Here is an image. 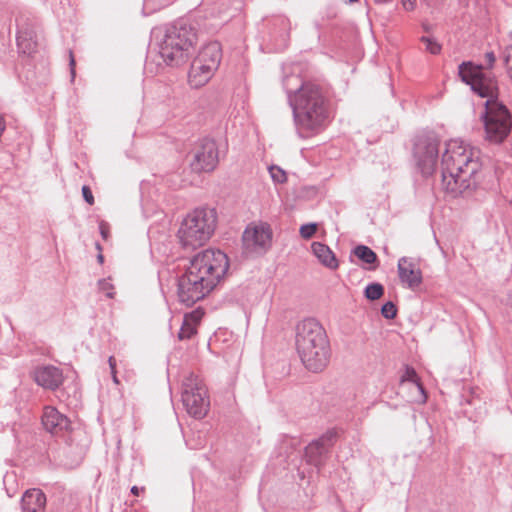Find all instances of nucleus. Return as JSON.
Segmentation results:
<instances>
[{
  "label": "nucleus",
  "mask_w": 512,
  "mask_h": 512,
  "mask_svg": "<svg viewBox=\"0 0 512 512\" xmlns=\"http://www.w3.org/2000/svg\"><path fill=\"white\" fill-rule=\"evenodd\" d=\"M228 268V257L220 250L196 254L179 280L180 301L190 306L204 299L223 280Z\"/></svg>",
  "instance_id": "1"
},
{
  "label": "nucleus",
  "mask_w": 512,
  "mask_h": 512,
  "mask_svg": "<svg viewBox=\"0 0 512 512\" xmlns=\"http://www.w3.org/2000/svg\"><path fill=\"white\" fill-rule=\"evenodd\" d=\"M459 75L479 96L489 98L483 117L484 138L490 143H502L511 131L512 118L508 109L494 100L498 93L496 80L486 75L481 66L473 65L470 62L460 65Z\"/></svg>",
  "instance_id": "2"
},
{
  "label": "nucleus",
  "mask_w": 512,
  "mask_h": 512,
  "mask_svg": "<svg viewBox=\"0 0 512 512\" xmlns=\"http://www.w3.org/2000/svg\"><path fill=\"white\" fill-rule=\"evenodd\" d=\"M443 189L456 197L473 189L482 168L480 151L461 140H450L442 156Z\"/></svg>",
  "instance_id": "3"
},
{
  "label": "nucleus",
  "mask_w": 512,
  "mask_h": 512,
  "mask_svg": "<svg viewBox=\"0 0 512 512\" xmlns=\"http://www.w3.org/2000/svg\"><path fill=\"white\" fill-rule=\"evenodd\" d=\"M295 345L304 366L312 372L323 371L330 360L331 350L324 327L308 318L296 327Z\"/></svg>",
  "instance_id": "4"
},
{
  "label": "nucleus",
  "mask_w": 512,
  "mask_h": 512,
  "mask_svg": "<svg viewBox=\"0 0 512 512\" xmlns=\"http://www.w3.org/2000/svg\"><path fill=\"white\" fill-rule=\"evenodd\" d=\"M295 120L301 131L318 132L327 119L324 97L318 86L305 83L293 99Z\"/></svg>",
  "instance_id": "5"
},
{
  "label": "nucleus",
  "mask_w": 512,
  "mask_h": 512,
  "mask_svg": "<svg viewBox=\"0 0 512 512\" xmlns=\"http://www.w3.org/2000/svg\"><path fill=\"white\" fill-rule=\"evenodd\" d=\"M217 221V212L213 208L191 210L184 216L177 231L179 243L190 250L204 246L214 235Z\"/></svg>",
  "instance_id": "6"
},
{
  "label": "nucleus",
  "mask_w": 512,
  "mask_h": 512,
  "mask_svg": "<svg viewBox=\"0 0 512 512\" xmlns=\"http://www.w3.org/2000/svg\"><path fill=\"white\" fill-rule=\"evenodd\" d=\"M197 43L195 29L187 24H174L168 27L160 44V55L170 66H180L188 62Z\"/></svg>",
  "instance_id": "7"
},
{
  "label": "nucleus",
  "mask_w": 512,
  "mask_h": 512,
  "mask_svg": "<svg viewBox=\"0 0 512 512\" xmlns=\"http://www.w3.org/2000/svg\"><path fill=\"white\" fill-rule=\"evenodd\" d=\"M182 400L193 417L202 418L207 414L210 400L206 385L199 376L191 373L184 379Z\"/></svg>",
  "instance_id": "8"
},
{
  "label": "nucleus",
  "mask_w": 512,
  "mask_h": 512,
  "mask_svg": "<svg viewBox=\"0 0 512 512\" xmlns=\"http://www.w3.org/2000/svg\"><path fill=\"white\" fill-rule=\"evenodd\" d=\"M272 229L269 224L259 222L247 226L243 233V248L246 254L265 253L272 243Z\"/></svg>",
  "instance_id": "9"
},
{
  "label": "nucleus",
  "mask_w": 512,
  "mask_h": 512,
  "mask_svg": "<svg viewBox=\"0 0 512 512\" xmlns=\"http://www.w3.org/2000/svg\"><path fill=\"white\" fill-rule=\"evenodd\" d=\"M219 163L218 145L213 139H203L195 147L190 166L194 172L209 173L215 170Z\"/></svg>",
  "instance_id": "10"
},
{
  "label": "nucleus",
  "mask_w": 512,
  "mask_h": 512,
  "mask_svg": "<svg viewBox=\"0 0 512 512\" xmlns=\"http://www.w3.org/2000/svg\"><path fill=\"white\" fill-rule=\"evenodd\" d=\"M439 142L435 137H419L414 146V156L418 165L424 174H430L434 171Z\"/></svg>",
  "instance_id": "11"
},
{
  "label": "nucleus",
  "mask_w": 512,
  "mask_h": 512,
  "mask_svg": "<svg viewBox=\"0 0 512 512\" xmlns=\"http://www.w3.org/2000/svg\"><path fill=\"white\" fill-rule=\"evenodd\" d=\"M42 424L46 431L54 435L62 434L70 427L69 419L53 406L44 407Z\"/></svg>",
  "instance_id": "12"
},
{
  "label": "nucleus",
  "mask_w": 512,
  "mask_h": 512,
  "mask_svg": "<svg viewBox=\"0 0 512 512\" xmlns=\"http://www.w3.org/2000/svg\"><path fill=\"white\" fill-rule=\"evenodd\" d=\"M398 273L402 283L415 289L422 283V272L411 259L403 257L398 262Z\"/></svg>",
  "instance_id": "13"
},
{
  "label": "nucleus",
  "mask_w": 512,
  "mask_h": 512,
  "mask_svg": "<svg viewBox=\"0 0 512 512\" xmlns=\"http://www.w3.org/2000/svg\"><path fill=\"white\" fill-rule=\"evenodd\" d=\"M34 380L45 389L55 390L63 382L61 370L54 366H42L34 371Z\"/></svg>",
  "instance_id": "14"
},
{
  "label": "nucleus",
  "mask_w": 512,
  "mask_h": 512,
  "mask_svg": "<svg viewBox=\"0 0 512 512\" xmlns=\"http://www.w3.org/2000/svg\"><path fill=\"white\" fill-rule=\"evenodd\" d=\"M217 68L204 65L201 61L194 59L189 72V83L194 88L204 86L212 78Z\"/></svg>",
  "instance_id": "15"
},
{
  "label": "nucleus",
  "mask_w": 512,
  "mask_h": 512,
  "mask_svg": "<svg viewBox=\"0 0 512 512\" xmlns=\"http://www.w3.org/2000/svg\"><path fill=\"white\" fill-rule=\"evenodd\" d=\"M46 496L40 489L27 490L22 497L23 512H45Z\"/></svg>",
  "instance_id": "16"
},
{
  "label": "nucleus",
  "mask_w": 512,
  "mask_h": 512,
  "mask_svg": "<svg viewBox=\"0 0 512 512\" xmlns=\"http://www.w3.org/2000/svg\"><path fill=\"white\" fill-rule=\"evenodd\" d=\"M311 250L318 261L330 270H336L339 266L338 260L334 252L325 244L313 242Z\"/></svg>",
  "instance_id": "17"
},
{
  "label": "nucleus",
  "mask_w": 512,
  "mask_h": 512,
  "mask_svg": "<svg viewBox=\"0 0 512 512\" xmlns=\"http://www.w3.org/2000/svg\"><path fill=\"white\" fill-rule=\"evenodd\" d=\"M221 46L218 42H211L205 45L198 53L195 59L201 61L204 65L212 68H218L221 61Z\"/></svg>",
  "instance_id": "18"
},
{
  "label": "nucleus",
  "mask_w": 512,
  "mask_h": 512,
  "mask_svg": "<svg viewBox=\"0 0 512 512\" xmlns=\"http://www.w3.org/2000/svg\"><path fill=\"white\" fill-rule=\"evenodd\" d=\"M203 317V312L199 309L192 311L184 316L182 326L178 333L180 340L190 339L197 333V327Z\"/></svg>",
  "instance_id": "19"
},
{
  "label": "nucleus",
  "mask_w": 512,
  "mask_h": 512,
  "mask_svg": "<svg viewBox=\"0 0 512 512\" xmlns=\"http://www.w3.org/2000/svg\"><path fill=\"white\" fill-rule=\"evenodd\" d=\"M401 384H410L413 389L416 390L417 394L413 396L412 401L416 403H425L427 400L426 392L420 383L419 377L413 368H406L404 374L401 377Z\"/></svg>",
  "instance_id": "20"
},
{
  "label": "nucleus",
  "mask_w": 512,
  "mask_h": 512,
  "mask_svg": "<svg viewBox=\"0 0 512 512\" xmlns=\"http://www.w3.org/2000/svg\"><path fill=\"white\" fill-rule=\"evenodd\" d=\"M17 44L19 49L25 54H32L37 48V42L28 33L20 34L17 37Z\"/></svg>",
  "instance_id": "21"
},
{
  "label": "nucleus",
  "mask_w": 512,
  "mask_h": 512,
  "mask_svg": "<svg viewBox=\"0 0 512 512\" xmlns=\"http://www.w3.org/2000/svg\"><path fill=\"white\" fill-rule=\"evenodd\" d=\"M354 254L366 264H375L377 262L376 253L367 246H357L354 249Z\"/></svg>",
  "instance_id": "22"
},
{
  "label": "nucleus",
  "mask_w": 512,
  "mask_h": 512,
  "mask_svg": "<svg viewBox=\"0 0 512 512\" xmlns=\"http://www.w3.org/2000/svg\"><path fill=\"white\" fill-rule=\"evenodd\" d=\"M384 288L379 283H373L366 287L365 296L369 300H377L383 296Z\"/></svg>",
  "instance_id": "23"
},
{
  "label": "nucleus",
  "mask_w": 512,
  "mask_h": 512,
  "mask_svg": "<svg viewBox=\"0 0 512 512\" xmlns=\"http://www.w3.org/2000/svg\"><path fill=\"white\" fill-rule=\"evenodd\" d=\"M421 42L425 45L426 51L433 55L439 54L441 51V45L430 37H422Z\"/></svg>",
  "instance_id": "24"
},
{
  "label": "nucleus",
  "mask_w": 512,
  "mask_h": 512,
  "mask_svg": "<svg viewBox=\"0 0 512 512\" xmlns=\"http://www.w3.org/2000/svg\"><path fill=\"white\" fill-rule=\"evenodd\" d=\"M269 173L274 182L284 183L287 180L286 172L278 166H275V165L270 166Z\"/></svg>",
  "instance_id": "25"
},
{
  "label": "nucleus",
  "mask_w": 512,
  "mask_h": 512,
  "mask_svg": "<svg viewBox=\"0 0 512 512\" xmlns=\"http://www.w3.org/2000/svg\"><path fill=\"white\" fill-rule=\"evenodd\" d=\"M317 229L318 226L315 223L302 225L300 227V235L304 239H310L316 233Z\"/></svg>",
  "instance_id": "26"
},
{
  "label": "nucleus",
  "mask_w": 512,
  "mask_h": 512,
  "mask_svg": "<svg viewBox=\"0 0 512 512\" xmlns=\"http://www.w3.org/2000/svg\"><path fill=\"white\" fill-rule=\"evenodd\" d=\"M382 315L387 319H393L397 314L396 306L392 302H387L382 306Z\"/></svg>",
  "instance_id": "27"
},
{
  "label": "nucleus",
  "mask_w": 512,
  "mask_h": 512,
  "mask_svg": "<svg viewBox=\"0 0 512 512\" xmlns=\"http://www.w3.org/2000/svg\"><path fill=\"white\" fill-rule=\"evenodd\" d=\"M323 450H324L323 442L315 441L307 446L306 454L309 457H312L314 454H321Z\"/></svg>",
  "instance_id": "28"
},
{
  "label": "nucleus",
  "mask_w": 512,
  "mask_h": 512,
  "mask_svg": "<svg viewBox=\"0 0 512 512\" xmlns=\"http://www.w3.org/2000/svg\"><path fill=\"white\" fill-rule=\"evenodd\" d=\"M108 363H109V366H110V369H111V375H112L113 382L115 384H119V379L117 377V371H116V359H115V357L110 356L109 359H108Z\"/></svg>",
  "instance_id": "29"
},
{
  "label": "nucleus",
  "mask_w": 512,
  "mask_h": 512,
  "mask_svg": "<svg viewBox=\"0 0 512 512\" xmlns=\"http://www.w3.org/2000/svg\"><path fill=\"white\" fill-rule=\"evenodd\" d=\"M99 230H100V234L102 236V238L104 240H108L109 236H110V226L107 222L105 221H100L99 223Z\"/></svg>",
  "instance_id": "30"
},
{
  "label": "nucleus",
  "mask_w": 512,
  "mask_h": 512,
  "mask_svg": "<svg viewBox=\"0 0 512 512\" xmlns=\"http://www.w3.org/2000/svg\"><path fill=\"white\" fill-rule=\"evenodd\" d=\"M82 194H83V197H84L85 201L89 205H93L94 204V196L92 194L91 189L88 186L85 185V186L82 187Z\"/></svg>",
  "instance_id": "31"
},
{
  "label": "nucleus",
  "mask_w": 512,
  "mask_h": 512,
  "mask_svg": "<svg viewBox=\"0 0 512 512\" xmlns=\"http://www.w3.org/2000/svg\"><path fill=\"white\" fill-rule=\"evenodd\" d=\"M69 64H70V71H71V78L72 80H74L75 76H76V62H75V58H74V54L72 51H69Z\"/></svg>",
  "instance_id": "32"
},
{
  "label": "nucleus",
  "mask_w": 512,
  "mask_h": 512,
  "mask_svg": "<svg viewBox=\"0 0 512 512\" xmlns=\"http://www.w3.org/2000/svg\"><path fill=\"white\" fill-rule=\"evenodd\" d=\"M405 10L413 11L416 8L417 0H401Z\"/></svg>",
  "instance_id": "33"
},
{
  "label": "nucleus",
  "mask_w": 512,
  "mask_h": 512,
  "mask_svg": "<svg viewBox=\"0 0 512 512\" xmlns=\"http://www.w3.org/2000/svg\"><path fill=\"white\" fill-rule=\"evenodd\" d=\"M100 286H101V289L106 291V295L108 297H113L114 293L112 292V287L110 286V284L106 281H103L100 283Z\"/></svg>",
  "instance_id": "34"
},
{
  "label": "nucleus",
  "mask_w": 512,
  "mask_h": 512,
  "mask_svg": "<svg viewBox=\"0 0 512 512\" xmlns=\"http://www.w3.org/2000/svg\"><path fill=\"white\" fill-rule=\"evenodd\" d=\"M505 64L509 77L512 79V60L509 54L505 55Z\"/></svg>",
  "instance_id": "35"
},
{
  "label": "nucleus",
  "mask_w": 512,
  "mask_h": 512,
  "mask_svg": "<svg viewBox=\"0 0 512 512\" xmlns=\"http://www.w3.org/2000/svg\"><path fill=\"white\" fill-rule=\"evenodd\" d=\"M485 59H486V61H487L488 65H489L490 67H492V66H493V64H494V63H495V61H496V58H495V55H494V53H493V52H487V53L485 54Z\"/></svg>",
  "instance_id": "36"
},
{
  "label": "nucleus",
  "mask_w": 512,
  "mask_h": 512,
  "mask_svg": "<svg viewBox=\"0 0 512 512\" xmlns=\"http://www.w3.org/2000/svg\"><path fill=\"white\" fill-rule=\"evenodd\" d=\"M96 248L99 251V254L97 256L98 261H99L100 264H102L103 263V259H104L103 255L101 253L102 252V247L100 246V244H96Z\"/></svg>",
  "instance_id": "37"
},
{
  "label": "nucleus",
  "mask_w": 512,
  "mask_h": 512,
  "mask_svg": "<svg viewBox=\"0 0 512 512\" xmlns=\"http://www.w3.org/2000/svg\"><path fill=\"white\" fill-rule=\"evenodd\" d=\"M140 491H144V488H141V489H140V488H139V487H137V486H133V487L131 488V493H132L133 495H135V496H138V495H139V493H140Z\"/></svg>",
  "instance_id": "38"
},
{
  "label": "nucleus",
  "mask_w": 512,
  "mask_h": 512,
  "mask_svg": "<svg viewBox=\"0 0 512 512\" xmlns=\"http://www.w3.org/2000/svg\"><path fill=\"white\" fill-rule=\"evenodd\" d=\"M350 2H357L358 0H349Z\"/></svg>",
  "instance_id": "39"
},
{
  "label": "nucleus",
  "mask_w": 512,
  "mask_h": 512,
  "mask_svg": "<svg viewBox=\"0 0 512 512\" xmlns=\"http://www.w3.org/2000/svg\"><path fill=\"white\" fill-rule=\"evenodd\" d=\"M510 49L512 50V46L510 47Z\"/></svg>",
  "instance_id": "40"
}]
</instances>
